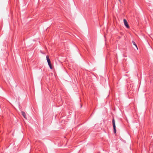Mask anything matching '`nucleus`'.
<instances>
[{
	"mask_svg": "<svg viewBox=\"0 0 153 153\" xmlns=\"http://www.w3.org/2000/svg\"><path fill=\"white\" fill-rule=\"evenodd\" d=\"M113 127L114 129V132L115 134L116 132V127L115 124V121L114 117H113L112 120Z\"/></svg>",
	"mask_w": 153,
	"mask_h": 153,
	"instance_id": "nucleus-1",
	"label": "nucleus"
},
{
	"mask_svg": "<svg viewBox=\"0 0 153 153\" xmlns=\"http://www.w3.org/2000/svg\"><path fill=\"white\" fill-rule=\"evenodd\" d=\"M123 21H124V25H125V26H126V27L127 28H129V26L128 25L126 20L125 19H124Z\"/></svg>",
	"mask_w": 153,
	"mask_h": 153,
	"instance_id": "nucleus-2",
	"label": "nucleus"
},
{
	"mask_svg": "<svg viewBox=\"0 0 153 153\" xmlns=\"http://www.w3.org/2000/svg\"><path fill=\"white\" fill-rule=\"evenodd\" d=\"M46 59L47 60V61L48 63V64L51 63V61L49 59V57L48 55H47L46 57Z\"/></svg>",
	"mask_w": 153,
	"mask_h": 153,
	"instance_id": "nucleus-3",
	"label": "nucleus"
},
{
	"mask_svg": "<svg viewBox=\"0 0 153 153\" xmlns=\"http://www.w3.org/2000/svg\"><path fill=\"white\" fill-rule=\"evenodd\" d=\"M21 114L23 116L24 118H26V116L25 112H24L23 111H21Z\"/></svg>",
	"mask_w": 153,
	"mask_h": 153,
	"instance_id": "nucleus-4",
	"label": "nucleus"
},
{
	"mask_svg": "<svg viewBox=\"0 0 153 153\" xmlns=\"http://www.w3.org/2000/svg\"><path fill=\"white\" fill-rule=\"evenodd\" d=\"M132 43L138 49L137 47V45L136 44L135 42L134 41H132Z\"/></svg>",
	"mask_w": 153,
	"mask_h": 153,
	"instance_id": "nucleus-5",
	"label": "nucleus"
},
{
	"mask_svg": "<svg viewBox=\"0 0 153 153\" xmlns=\"http://www.w3.org/2000/svg\"><path fill=\"white\" fill-rule=\"evenodd\" d=\"M48 65L49 66L50 68V69H52L53 68H52V65H51V63L48 64Z\"/></svg>",
	"mask_w": 153,
	"mask_h": 153,
	"instance_id": "nucleus-6",
	"label": "nucleus"
},
{
	"mask_svg": "<svg viewBox=\"0 0 153 153\" xmlns=\"http://www.w3.org/2000/svg\"><path fill=\"white\" fill-rule=\"evenodd\" d=\"M120 2H121L120 0H118Z\"/></svg>",
	"mask_w": 153,
	"mask_h": 153,
	"instance_id": "nucleus-7",
	"label": "nucleus"
}]
</instances>
